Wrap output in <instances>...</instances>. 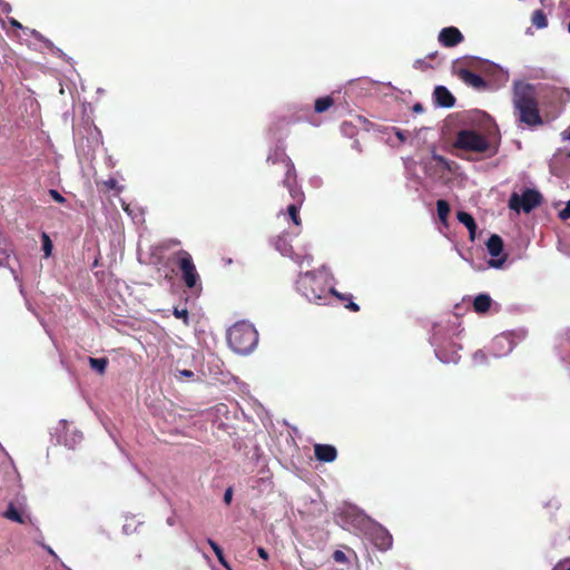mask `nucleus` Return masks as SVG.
<instances>
[{"label": "nucleus", "mask_w": 570, "mask_h": 570, "mask_svg": "<svg viewBox=\"0 0 570 570\" xmlns=\"http://www.w3.org/2000/svg\"><path fill=\"white\" fill-rule=\"evenodd\" d=\"M178 373H179L178 379H183V377L193 379L195 376V373L190 370H181Z\"/></svg>", "instance_id": "nucleus-30"}, {"label": "nucleus", "mask_w": 570, "mask_h": 570, "mask_svg": "<svg viewBox=\"0 0 570 570\" xmlns=\"http://www.w3.org/2000/svg\"><path fill=\"white\" fill-rule=\"evenodd\" d=\"M298 289L311 303L323 305L326 303L330 289L323 282L311 273H306L298 281Z\"/></svg>", "instance_id": "nucleus-4"}, {"label": "nucleus", "mask_w": 570, "mask_h": 570, "mask_svg": "<svg viewBox=\"0 0 570 570\" xmlns=\"http://www.w3.org/2000/svg\"><path fill=\"white\" fill-rule=\"evenodd\" d=\"M395 135H396V137H397L401 141H405L406 136L404 135V132H403L402 130L396 129Z\"/></svg>", "instance_id": "nucleus-34"}, {"label": "nucleus", "mask_w": 570, "mask_h": 570, "mask_svg": "<svg viewBox=\"0 0 570 570\" xmlns=\"http://www.w3.org/2000/svg\"><path fill=\"white\" fill-rule=\"evenodd\" d=\"M227 342L239 354L250 353L258 343V332L247 322H237L227 332Z\"/></svg>", "instance_id": "nucleus-2"}, {"label": "nucleus", "mask_w": 570, "mask_h": 570, "mask_svg": "<svg viewBox=\"0 0 570 570\" xmlns=\"http://www.w3.org/2000/svg\"><path fill=\"white\" fill-rule=\"evenodd\" d=\"M334 105V99L331 96L317 98L314 104L316 112L322 114L328 110Z\"/></svg>", "instance_id": "nucleus-20"}, {"label": "nucleus", "mask_w": 570, "mask_h": 570, "mask_svg": "<svg viewBox=\"0 0 570 570\" xmlns=\"http://www.w3.org/2000/svg\"><path fill=\"white\" fill-rule=\"evenodd\" d=\"M456 218L468 228L470 239L474 240L478 226L472 215L466 212L460 210L456 213Z\"/></svg>", "instance_id": "nucleus-14"}, {"label": "nucleus", "mask_w": 570, "mask_h": 570, "mask_svg": "<svg viewBox=\"0 0 570 570\" xmlns=\"http://www.w3.org/2000/svg\"><path fill=\"white\" fill-rule=\"evenodd\" d=\"M173 314L176 318L183 320L185 324H188V311L187 308L175 307Z\"/></svg>", "instance_id": "nucleus-24"}, {"label": "nucleus", "mask_w": 570, "mask_h": 570, "mask_svg": "<svg viewBox=\"0 0 570 570\" xmlns=\"http://www.w3.org/2000/svg\"><path fill=\"white\" fill-rule=\"evenodd\" d=\"M564 157H566V158H570V151H567V153L564 154Z\"/></svg>", "instance_id": "nucleus-39"}, {"label": "nucleus", "mask_w": 570, "mask_h": 570, "mask_svg": "<svg viewBox=\"0 0 570 570\" xmlns=\"http://www.w3.org/2000/svg\"><path fill=\"white\" fill-rule=\"evenodd\" d=\"M435 102L444 108H451L455 104L454 96L444 86H436L433 92Z\"/></svg>", "instance_id": "nucleus-12"}, {"label": "nucleus", "mask_w": 570, "mask_h": 570, "mask_svg": "<svg viewBox=\"0 0 570 570\" xmlns=\"http://www.w3.org/2000/svg\"><path fill=\"white\" fill-rule=\"evenodd\" d=\"M104 185L107 187L108 190L119 189L118 181L115 178H109L108 180H105Z\"/></svg>", "instance_id": "nucleus-29"}, {"label": "nucleus", "mask_w": 570, "mask_h": 570, "mask_svg": "<svg viewBox=\"0 0 570 570\" xmlns=\"http://www.w3.org/2000/svg\"><path fill=\"white\" fill-rule=\"evenodd\" d=\"M218 561H219V563H220V564H223L224 567H226V568L228 567V566H227V562H226V560H225L224 554H223L220 558H218Z\"/></svg>", "instance_id": "nucleus-36"}, {"label": "nucleus", "mask_w": 570, "mask_h": 570, "mask_svg": "<svg viewBox=\"0 0 570 570\" xmlns=\"http://www.w3.org/2000/svg\"><path fill=\"white\" fill-rule=\"evenodd\" d=\"M492 305V298L489 294H479L473 299V309L478 314H485Z\"/></svg>", "instance_id": "nucleus-15"}, {"label": "nucleus", "mask_w": 570, "mask_h": 570, "mask_svg": "<svg viewBox=\"0 0 570 570\" xmlns=\"http://www.w3.org/2000/svg\"><path fill=\"white\" fill-rule=\"evenodd\" d=\"M314 455L321 462L331 463L337 458V450L331 444H315Z\"/></svg>", "instance_id": "nucleus-11"}, {"label": "nucleus", "mask_w": 570, "mask_h": 570, "mask_svg": "<svg viewBox=\"0 0 570 570\" xmlns=\"http://www.w3.org/2000/svg\"><path fill=\"white\" fill-rule=\"evenodd\" d=\"M463 39L462 32L456 27L443 28L438 37L439 42L448 48L458 46Z\"/></svg>", "instance_id": "nucleus-9"}, {"label": "nucleus", "mask_w": 570, "mask_h": 570, "mask_svg": "<svg viewBox=\"0 0 570 570\" xmlns=\"http://www.w3.org/2000/svg\"><path fill=\"white\" fill-rule=\"evenodd\" d=\"M560 217L563 219L570 218V202L567 204L566 208L560 212Z\"/></svg>", "instance_id": "nucleus-32"}, {"label": "nucleus", "mask_w": 570, "mask_h": 570, "mask_svg": "<svg viewBox=\"0 0 570 570\" xmlns=\"http://www.w3.org/2000/svg\"><path fill=\"white\" fill-rule=\"evenodd\" d=\"M233 499V489L228 488L224 493V502L228 505Z\"/></svg>", "instance_id": "nucleus-31"}, {"label": "nucleus", "mask_w": 570, "mask_h": 570, "mask_svg": "<svg viewBox=\"0 0 570 570\" xmlns=\"http://www.w3.org/2000/svg\"><path fill=\"white\" fill-rule=\"evenodd\" d=\"M373 542L380 550L386 551L392 547L393 538L386 529L380 528L373 533Z\"/></svg>", "instance_id": "nucleus-13"}, {"label": "nucleus", "mask_w": 570, "mask_h": 570, "mask_svg": "<svg viewBox=\"0 0 570 570\" xmlns=\"http://www.w3.org/2000/svg\"><path fill=\"white\" fill-rule=\"evenodd\" d=\"M257 552L262 559H264V560L268 559V552L264 548H258Z\"/></svg>", "instance_id": "nucleus-33"}, {"label": "nucleus", "mask_w": 570, "mask_h": 570, "mask_svg": "<svg viewBox=\"0 0 570 570\" xmlns=\"http://www.w3.org/2000/svg\"><path fill=\"white\" fill-rule=\"evenodd\" d=\"M49 195L55 202L59 204L66 203V198L56 189H49Z\"/></svg>", "instance_id": "nucleus-26"}, {"label": "nucleus", "mask_w": 570, "mask_h": 570, "mask_svg": "<svg viewBox=\"0 0 570 570\" xmlns=\"http://www.w3.org/2000/svg\"><path fill=\"white\" fill-rule=\"evenodd\" d=\"M436 210H438L439 219L442 222V224H444L446 226L448 217H449V214L451 210L449 203L444 199H439L436 202Z\"/></svg>", "instance_id": "nucleus-19"}, {"label": "nucleus", "mask_w": 570, "mask_h": 570, "mask_svg": "<svg viewBox=\"0 0 570 570\" xmlns=\"http://www.w3.org/2000/svg\"><path fill=\"white\" fill-rule=\"evenodd\" d=\"M333 559L337 563H347V557L342 550H335L332 554Z\"/></svg>", "instance_id": "nucleus-25"}, {"label": "nucleus", "mask_w": 570, "mask_h": 570, "mask_svg": "<svg viewBox=\"0 0 570 570\" xmlns=\"http://www.w3.org/2000/svg\"><path fill=\"white\" fill-rule=\"evenodd\" d=\"M458 76L464 83L474 89H484L487 87L485 80L480 75H476L469 69L461 68L458 71Z\"/></svg>", "instance_id": "nucleus-10"}, {"label": "nucleus", "mask_w": 570, "mask_h": 570, "mask_svg": "<svg viewBox=\"0 0 570 570\" xmlns=\"http://www.w3.org/2000/svg\"><path fill=\"white\" fill-rule=\"evenodd\" d=\"M207 542L215 552L217 559L224 554L223 549L214 540L208 539Z\"/></svg>", "instance_id": "nucleus-27"}, {"label": "nucleus", "mask_w": 570, "mask_h": 570, "mask_svg": "<svg viewBox=\"0 0 570 570\" xmlns=\"http://www.w3.org/2000/svg\"><path fill=\"white\" fill-rule=\"evenodd\" d=\"M168 261L178 267L181 274V279L186 287L193 289L197 286L200 277L194 264L193 257L187 250L179 249L173 253Z\"/></svg>", "instance_id": "nucleus-3"}, {"label": "nucleus", "mask_w": 570, "mask_h": 570, "mask_svg": "<svg viewBox=\"0 0 570 570\" xmlns=\"http://www.w3.org/2000/svg\"><path fill=\"white\" fill-rule=\"evenodd\" d=\"M285 188L288 190V194L293 200V203L287 207L288 216L296 226H301L302 220L298 212L305 200L304 191L302 190L298 183L285 186Z\"/></svg>", "instance_id": "nucleus-8"}, {"label": "nucleus", "mask_w": 570, "mask_h": 570, "mask_svg": "<svg viewBox=\"0 0 570 570\" xmlns=\"http://www.w3.org/2000/svg\"><path fill=\"white\" fill-rule=\"evenodd\" d=\"M10 24L18 29L22 28V24L19 21H17L16 19H10Z\"/></svg>", "instance_id": "nucleus-35"}, {"label": "nucleus", "mask_w": 570, "mask_h": 570, "mask_svg": "<svg viewBox=\"0 0 570 570\" xmlns=\"http://www.w3.org/2000/svg\"><path fill=\"white\" fill-rule=\"evenodd\" d=\"M41 239H42V249L45 252L46 257H48L51 255V252H52L51 239L46 233L42 234Z\"/></svg>", "instance_id": "nucleus-23"}, {"label": "nucleus", "mask_w": 570, "mask_h": 570, "mask_svg": "<svg viewBox=\"0 0 570 570\" xmlns=\"http://www.w3.org/2000/svg\"><path fill=\"white\" fill-rule=\"evenodd\" d=\"M542 203V195L534 189L527 188L521 196L513 193L509 199V207L515 212L522 209L524 213H530Z\"/></svg>", "instance_id": "nucleus-7"}, {"label": "nucleus", "mask_w": 570, "mask_h": 570, "mask_svg": "<svg viewBox=\"0 0 570 570\" xmlns=\"http://www.w3.org/2000/svg\"><path fill=\"white\" fill-rule=\"evenodd\" d=\"M266 163L268 165H278L284 170L283 186H288L297 183V173L294 163L286 154L285 147L276 146L267 156Z\"/></svg>", "instance_id": "nucleus-6"}, {"label": "nucleus", "mask_w": 570, "mask_h": 570, "mask_svg": "<svg viewBox=\"0 0 570 570\" xmlns=\"http://www.w3.org/2000/svg\"><path fill=\"white\" fill-rule=\"evenodd\" d=\"M89 364L94 371L98 372L99 374H104L108 365V360L106 357H89Z\"/></svg>", "instance_id": "nucleus-22"}, {"label": "nucleus", "mask_w": 570, "mask_h": 570, "mask_svg": "<svg viewBox=\"0 0 570 570\" xmlns=\"http://www.w3.org/2000/svg\"><path fill=\"white\" fill-rule=\"evenodd\" d=\"M562 135H563L564 139H569L570 140V131L569 132L563 131Z\"/></svg>", "instance_id": "nucleus-37"}, {"label": "nucleus", "mask_w": 570, "mask_h": 570, "mask_svg": "<svg viewBox=\"0 0 570 570\" xmlns=\"http://www.w3.org/2000/svg\"><path fill=\"white\" fill-rule=\"evenodd\" d=\"M512 102L518 120L528 127L543 125L539 111L537 91L531 83H517L513 89Z\"/></svg>", "instance_id": "nucleus-1"}, {"label": "nucleus", "mask_w": 570, "mask_h": 570, "mask_svg": "<svg viewBox=\"0 0 570 570\" xmlns=\"http://www.w3.org/2000/svg\"><path fill=\"white\" fill-rule=\"evenodd\" d=\"M568 30H569V32H570V20H569V24H568Z\"/></svg>", "instance_id": "nucleus-43"}, {"label": "nucleus", "mask_w": 570, "mask_h": 570, "mask_svg": "<svg viewBox=\"0 0 570 570\" xmlns=\"http://www.w3.org/2000/svg\"><path fill=\"white\" fill-rule=\"evenodd\" d=\"M487 248L491 256L498 257L503 252V240L502 238L493 234L487 242Z\"/></svg>", "instance_id": "nucleus-16"}, {"label": "nucleus", "mask_w": 570, "mask_h": 570, "mask_svg": "<svg viewBox=\"0 0 570 570\" xmlns=\"http://www.w3.org/2000/svg\"><path fill=\"white\" fill-rule=\"evenodd\" d=\"M414 110H415V111H421V110H422V106H421L420 104H416V105L414 106Z\"/></svg>", "instance_id": "nucleus-38"}, {"label": "nucleus", "mask_w": 570, "mask_h": 570, "mask_svg": "<svg viewBox=\"0 0 570 570\" xmlns=\"http://www.w3.org/2000/svg\"><path fill=\"white\" fill-rule=\"evenodd\" d=\"M531 22L538 29L546 28L548 26V19L542 9L534 10L531 17Z\"/></svg>", "instance_id": "nucleus-21"}, {"label": "nucleus", "mask_w": 570, "mask_h": 570, "mask_svg": "<svg viewBox=\"0 0 570 570\" xmlns=\"http://www.w3.org/2000/svg\"><path fill=\"white\" fill-rule=\"evenodd\" d=\"M453 148L464 151L485 153L490 149V142L483 135L474 130L463 129L456 134Z\"/></svg>", "instance_id": "nucleus-5"}, {"label": "nucleus", "mask_w": 570, "mask_h": 570, "mask_svg": "<svg viewBox=\"0 0 570 570\" xmlns=\"http://www.w3.org/2000/svg\"><path fill=\"white\" fill-rule=\"evenodd\" d=\"M3 517L8 520L14 521L20 524L26 523V520H24L22 513L14 507L13 503H10L8 505V509L3 513Z\"/></svg>", "instance_id": "nucleus-18"}, {"label": "nucleus", "mask_w": 570, "mask_h": 570, "mask_svg": "<svg viewBox=\"0 0 570 570\" xmlns=\"http://www.w3.org/2000/svg\"><path fill=\"white\" fill-rule=\"evenodd\" d=\"M433 159H434L438 164H440V165L444 166L445 168L450 169V161H449L445 157H443V156H441V155H434V156H433Z\"/></svg>", "instance_id": "nucleus-28"}, {"label": "nucleus", "mask_w": 570, "mask_h": 570, "mask_svg": "<svg viewBox=\"0 0 570 570\" xmlns=\"http://www.w3.org/2000/svg\"><path fill=\"white\" fill-rule=\"evenodd\" d=\"M173 243H174L175 245H179V244H180V242H179V240H173Z\"/></svg>", "instance_id": "nucleus-41"}, {"label": "nucleus", "mask_w": 570, "mask_h": 570, "mask_svg": "<svg viewBox=\"0 0 570 570\" xmlns=\"http://www.w3.org/2000/svg\"><path fill=\"white\" fill-rule=\"evenodd\" d=\"M330 294L337 297L340 301L345 303V308L350 309L351 312H358L360 306L353 302L352 294H342L337 292L335 288L330 289Z\"/></svg>", "instance_id": "nucleus-17"}, {"label": "nucleus", "mask_w": 570, "mask_h": 570, "mask_svg": "<svg viewBox=\"0 0 570 570\" xmlns=\"http://www.w3.org/2000/svg\"><path fill=\"white\" fill-rule=\"evenodd\" d=\"M568 539L570 540V529L568 530Z\"/></svg>", "instance_id": "nucleus-42"}, {"label": "nucleus", "mask_w": 570, "mask_h": 570, "mask_svg": "<svg viewBox=\"0 0 570 570\" xmlns=\"http://www.w3.org/2000/svg\"><path fill=\"white\" fill-rule=\"evenodd\" d=\"M501 264H502V262L500 261L499 263L493 264V266L499 267Z\"/></svg>", "instance_id": "nucleus-40"}, {"label": "nucleus", "mask_w": 570, "mask_h": 570, "mask_svg": "<svg viewBox=\"0 0 570 570\" xmlns=\"http://www.w3.org/2000/svg\"><path fill=\"white\" fill-rule=\"evenodd\" d=\"M566 570H570V566Z\"/></svg>", "instance_id": "nucleus-44"}]
</instances>
